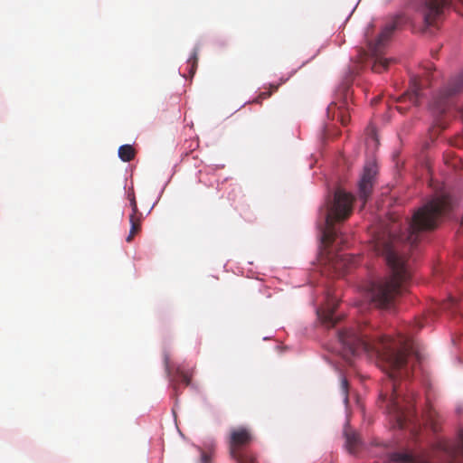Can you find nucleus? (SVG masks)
Segmentation results:
<instances>
[{"label":"nucleus","instance_id":"nucleus-1","mask_svg":"<svg viewBox=\"0 0 463 463\" xmlns=\"http://www.w3.org/2000/svg\"><path fill=\"white\" fill-rule=\"evenodd\" d=\"M424 326L421 318L411 324L406 334L398 338L373 335V328L367 324L345 327L337 334L340 353L345 360L361 353L375 354L386 366L388 379L380 397L386 401L387 411L393 415L400 428H403L411 414L415 399L412 392L403 394L399 379L410 375L411 365L408 356L414 354L411 335Z\"/></svg>","mask_w":463,"mask_h":463},{"label":"nucleus","instance_id":"nucleus-2","mask_svg":"<svg viewBox=\"0 0 463 463\" xmlns=\"http://www.w3.org/2000/svg\"><path fill=\"white\" fill-rule=\"evenodd\" d=\"M452 208L451 198L442 194L419 208L407 222L406 231L396 234L398 224L382 227L373 239V250L384 258L391 269L390 277L373 282L368 297L375 307H391L396 298L405 292L411 279V269L407 254L416 248L422 232L434 230L439 218Z\"/></svg>","mask_w":463,"mask_h":463},{"label":"nucleus","instance_id":"nucleus-3","mask_svg":"<svg viewBox=\"0 0 463 463\" xmlns=\"http://www.w3.org/2000/svg\"><path fill=\"white\" fill-rule=\"evenodd\" d=\"M354 197L353 194L338 188L333 198H328L325 210V227L323 230V242L330 245L337 239L335 222L348 219L353 212Z\"/></svg>","mask_w":463,"mask_h":463},{"label":"nucleus","instance_id":"nucleus-4","mask_svg":"<svg viewBox=\"0 0 463 463\" xmlns=\"http://www.w3.org/2000/svg\"><path fill=\"white\" fill-rule=\"evenodd\" d=\"M404 17L402 15H398L394 17L392 21L387 23L381 33L377 37V39L373 43H369V49L372 55L374 57V61L372 66V70L376 73H381L383 71L387 70L389 64L391 62H394L395 60L386 59L383 57V50L385 46V43L390 39L392 33L400 27V25L403 23Z\"/></svg>","mask_w":463,"mask_h":463},{"label":"nucleus","instance_id":"nucleus-5","mask_svg":"<svg viewBox=\"0 0 463 463\" xmlns=\"http://www.w3.org/2000/svg\"><path fill=\"white\" fill-rule=\"evenodd\" d=\"M252 439L251 432L245 427H238L231 430L229 450L236 463H256L255 456L244 450L251 443Z\"/></svg>","mask_w":463,"mask_h":463},{"label":"nucleus","instance_id":"nucleus-6","mask_svg":"<svg viewBox=\"0 0 463 463\" xmlns=\"http://www.w3.org/2000/svg\"><path fill=\"white\" fill-rule=\"evenodd\" d=\"M440 449L448 456V463H459L463 458V440L458 447L448 443H441ZM389 460L395 463H417L416 458L408 451L392 452L389 455Z\"/></svg>","mask_w":463,"mask_h":463},{"label":"nucleus","instance_id":"nucleus-7","mask_svg":"<svg viewBox=\"0 0 463 463\" xmlns=\"http://www.w3.org/2000/svg\"><path fill=\"white\" fill-rule=\"evenodd\" d=\"M449 0H411V5L419 10L428 26H435Z\"/></svg>","mask_w":463,"mask_h":463},{"label":"nucleus","instance_id":"nucleus-8","mask_svg":"<svg viewBox=\"0 0 463 463\" xmlns=\"http://www.w3.org/2000/svg\"><path fill=\"white\" fill-rule=\"evenodd\" d=\"M340 97L336 100L331 102L327 108V115L333 120L340 121L343 126H345L350 121L349 114V100L351 99L352 93L349 87H343L340 90Z\"/></svg>","mask_w":463,"mask_h":463},{"label":"nucleus","instance_id":"nucleus-9","mask_svg":"<svg viewBox=\"0 0 463 463\" xmlns=\"http://www.w3.org/2000/svg\"><path fill=\"white\" fill-rule=\"evenodd\" d=\"M376 174L377 168L375 164L368 163L364 165L358 183V197L363 201V204H365L373 193Z\"/></svg>","mask_w":463,"mask_h":463},{"label":"nucleus","instance_id":"nucleus-10","mask_svg":"<svg viewBox=\"0 0 463 463\" xmlns=\"http://www.w3.org/2000/svg\"><path fill=\"white\" fill-rule=\"evenodd\" d=\"M337 305L338 302L335 298H328L325 307L317 310L319 319L327 328L334 327L340 320V318L335 315Z\"/></svg>","mask_w":463,"mask_h":463},{"label":"nucleus","instance_id":"nucleus-11","mask_svg":"<svg viewBox=\"0 0 463 463\" xmlns=\"http://www.w3.org/2000/svg\"><path fill=\"white\" fill-rule=\"evenodd\" d=\"M358 261V257L350 254L338 253L329 257V265L338 276H343Z\"/></svg>","mask_w":463,"mask_h":463},{"label":"nucleus","instance_id":"nucleus-12","mask_svg":"<svg viewBox=\"0 0 463 463\" xmlns=\"http://www.w3.org/2000/svg\"><path fill=\"white\" fill-rule=\"evenodd\" d=\"M345 447L349 453L355 454L361 447V439L359 435L349 429L345 430Z\"/></svg>","mask_w":463,"mask_h":463},{"label":"nucleus","instance_id":"nucleus-13","mask_svg":"<svg viewBox=\"0 0 463 463\" xmlns=\"http://www.w3.org/2000/svg\"><path fill=\"white\" fill-rule=\"evenodd\" d=\"M141 220H142V213H131L129 216V222H130V231L129 234L127 237L126 241L128 242L132 241L134 236L139 232L141 229Z\"/></svg>","mask_w":463,"mask_h":463},{"label":"nucleus","instance_id":"nucleus-14","mask_svg":"<svg viewBox=\"0 0 463 463\" xmlns=\"http://www.w3.org/2000/svg\"><path fill=\"white\" fill-rule=\"evenodd\" d=\"M173 386L176 390L179 383L189 385L191 383V375L184 372L181 366H178L175 371V375L172 380Z\"/></svg>","mask_w":463,"mask_h":463},{"label":"nucleus","instance_id":"nucleus-15","mask_svg":"<svg viewBox=\"0 0 463 463\" xmlns=\"http://www.w3.org/2000/svg\"><path fill=\"white\" fill-rule=\"evenodd\" d=\"M420 91V86L417 79L411 82V90L405 93L401 99H409L413 104H417Z\"/></svg>","mask_w":463,"mask_h":463},{"label":"nucleus","instance_id":"nucleus-16","mask_svg":"<svg viewBox=\"0 0 463 463\" xmlns=\"http://www.w3.org/2000/svg\"><path fill=\"white\" fill-rule=\"evenodd\" d=\"M135 149L130 145H123L118 148V156L124 162H129L135 157Z\"/></svg>","mask_w":463,"mask_h":463},{"label":"nucleus","instance_id":"nucleus-17","mask_svg":"<svg viewBox=\"0 0 463 463\" xmlns=\"http://www.w3.org/2000/svg\"><path fill=\"white\" fill-rule=\"evenodd\" d=\"M279 84H277V85H275V84H270V85H269V90L260 92V93L259 94V96H258V97H256V98L253 99V101H252V102H253V103H257V104H260V103L262 102V100H263V99H266L269 98V97L272 95V93H273L274 91H277V90H278V89H279Z\"/></svg>","mask_w":463,"mask_h":463},{"label":"nucleus","instance_id":"nucleus-18","mask_svg":"<svg viewBox=\"0 0 463 463\" xmlns=\"http://www.w3.org/2000/svg\"><path fill=\"white\" fill-rule=\"evenodd\" d=\"M188 63L191 65L190 73L192 75H194V72H195L196 67H197V63H198V52H197V50H194L193 52L192 56L188 60Z\"/></svg>","mask_w":463,"mask_h":463},{"label":"nucleus","instance_id":"nucleus-19","mask_svg":"<svg viewBox=\"0 0 463 463\" xmlns=\"http://www.w3.org/2000/svg\"><path fill=\"white\" fill-rule=\"evenodd\" d=\"M458 80H459V83L457 84V86L449 88L448 90L447 95H449V96L453 95L462 89V87H463V70H462V72L459 74Z\"/></svg>","mask_w":463,"mask_h":463},{"label":"nucleus","instance_id":"nucleus-20","mask_svg":"<svg viewBox=\"0 0 463 463\" xmlns=\"http://www.w3.org/2000/svg\"><path fill=\"white\" fill-rule=\"evenodd\" d=\"M341 388L344 393V401L345 403L348 402V382L346 379H343L341 382Z\"/></svg>","mask_w":463,"mask_h":463},{"label":"nucleus","instance_id":"nucleus-21","mask_svg":"<svg viewBox=\"0 0 463 463\" xmlns=\"http://www.w3.org/2000/svg\"><path fill=\"white\" fill-rule=\"evenodd\" d=\"M128 199H129V202H130V206H131V209H132V213H139L134 193L128 194Z\"/></svg>","mask_w":463,"mask_h":463},{"label":"nucleus","instance_id":"nucleus-22","mask_svg":"<svg viewBox=\"0 0 463 463\" xmlns=\"http://www.w3.org/2000/svg\"><path fill=\"white\" fill-rule=\"evenodd\" d=\"M201 461L202 463H209L210 461V456L206 453H202V456H201Z\"/></svg>","mask_w":463,"mask_h":463},{"label":"nucleus","instance_id":"nucleus-23","mask_svg":"<svg viewBox=\"0 0 463 463\" xmlns=\"http://www.w3.org/2000/svg\"><path fill=\"white\" fill-rule=\"evenodd\" d=\"M165 369L167 372H169V364H168V357H165Z\"/></svg>","mask_w":463,"mask_h":463},{"label":"nucleus","instance_id":"nucleus-24","mask_svg":"<svg viewBox=\"0 0 463 463\" xmlns=\"http://www.w3.org/2000/svg\"><path fill=\"white\" fill-rule=\"evenodd\" d=\"M461 224L463 225V216H462V220H461Z\"/></svg>","mask_w":463,"mask_h":463},{"label":"nucleus","instance_id":"nucleus-25","mask_svg":"<svg viewBox=\"0 0 463 463\" xmlns=\"http://www.w3.org/2000/svg\"><path fill=\"white\" fill-rule=\"evenodd\" d=\"M460 461H462V463H463V458H460Z\"/></svg>","mask_w":463,"mask_h":463}]
</instances>
